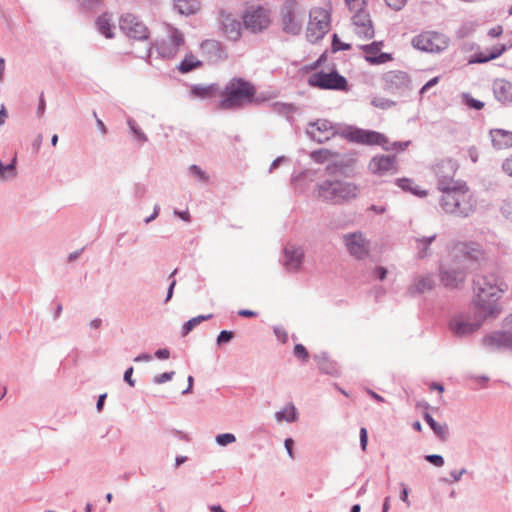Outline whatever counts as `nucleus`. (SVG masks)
Listing matches in <instances>:
<instances>
[{
	"label": "nucleus",
	"mask_w": 512,
	"mask_h": 512,
	"mask_svg": "<svg viewBox=\"0 0 512 512\" xmlns=\"http://www.w3.org/2000/svg\"><path fill=\"white\" fill-rule=\"evenodd\" d=\"M473 285L478 314L482 318L496 317L501 311L499 299L508 285L495 274L477 275Z\"/></svg>",
	"instance_id": "1"
},
{
	"label": "nucleus",
	"mask_w": 512,
	"mask_h": 512,
	"mask_svg": "<svg viewBox=\"0 0 512 512\" xmlns=\"http://www.w3.org/2000/svg\"><path fill=\"white\" fill-rule=\"evenodd\" d=\"M458 251L461 256L456 254L453 264L441 265L439 268L440 280L446 288H459L466 279L467 271L482 257L480 250L469 248L466 245H463Z\"/></svg>",
	"instance_id": "2"
},
{
	"label": "nucleus",
	"mask_w": 512,
	"mask_h": 512,
	"mask_svg": "<svg viewBox=\"0 0 512 512\" xmlns=\"http://www.w3.org/2000/svg\"><path fill=\"white\" fill-rule=\"evenodd\" d=\"M358 192L356 184L335 177L317 182L313 191L316 199L332 205L348 202L356 198Z\"/></svg>",
	"instance_id": "3"
},
{
	"label": "nucleus",
	"mask_w": 512,
	"mask_h": 512,
	"mask_svg": "<svg viewBox=\"0 0 512 512\" xmlns=\"http://www.w3.org/2000/svg\"><path fill=\"white\" fill-rule=\"evenodd\" d=\"M438 189L442 192L440 206L445 213L468 217L474 212L475 205L465 182Z\"/></svg>",
	"instance_id": "4"
},
{
	"label": "nucleus",
	"mask_w": 512,
	"mask_h": 512,
	"mask_svg": "<svg viewBox=\"0 0 512 512\" xmlns=\"http://www.w3.org/2000/svg\"><path fill=\"white\" fill-rule=\"evenodd\" d=\"M255 93L256 89L250 82L243 78H232L224 88V98L219 102V108L224 110L239 108L246 102H252Z\"/></svg>",
	"instance_id": "5"
},
{
	"label": "nucleus",
	"mask_w": 512,
	"mask_h": 512,
	"mask_svg": "<svg viewBox=\"0 0 512 512\" xmlns=\"http://www.w3.org/2000/svg\"><path fill=\"white\" fill-rule=\"evenodd\" d=\"M306 11L296 0H286L280 8L282 30L290 35H299L302 31Z\"/></svg>",
	"instance_id": "6"
},
{
	"label": "nucleus",
	"mask_w": 512,
	"mask_h": 512,
	"mask_svg": "<svg viewBox=\"0 0 512 512\" xmlns=\"http://www.w3.org/2000/svg\"><path fill=\"white\" fill-rule=\"evenodd\" d=\"M307 83L309 86L321 90L341 92H348L350 90L348 80L342 76L335 68L328 72L318 71L312 73L308 77Z\"/></svg>",
	"instance_id": "7"
},
{
	"label": "nucleus",
	"mask_w": 512,
	"mask_h": 512,
	"mask_svg": "<svg viewBox=\"0 0 512 512\" xmlns=\"http://www.w3.org/2000/svg\"><path fill=\"white\" fill-rule=\"evenodd\" d=\"M412 46L420 51L439 53L449 45V38L436 31H423L412 38Z\"/></svg>",
	"instance_id": "8"
},
{
	"label": "nucleus",
	"mask_w": 512,
	"mask_h": 512,
	"mask_svg": "<svg viewBox=\"0 0 512 512\" xmlns=\"http://www.w3.org/2000/svg\"><path fill=\"white\" fill-rule=\"evenodd\" d=\"M330 28V13L324 8H314L309 13L307 38L315 43L322 39Z\"/></svg>",
	"instance_id": "9"
},
{
	"label": "nucleus",
	"mask_w": 512,
	"mask_h": 512,
	"mask_svg": "<svg viewBox=\"0 0 512 512\" xmlns=\"http://www.w3.org/2000/svg\"><path fill=\"white\" fill-rule=\"evenodd\" d=\"M185 43L183 33L172 26L168 27L167 37L161 40H158L155 43L156 51L158 55L163 59H172L174 58L180 47Z\"/></svg>",
	"instance_id": "10"
},
{
	"label": "nucleus",
	"mask_w": 512,
	"mask_h": 512,
	"mask_svg": "<svg viewBox=\"0 0 512 512\" xmlns=\"http://www.w3.org/2000/svg\"><path fill=\"white\" fill-rule=\"evenodd\" d=\"M344 136L350 142L363 144V145H379L384 150L389 151L387 137L377 131L365 130L356 127H348L344 131Z\"/></svg>",
	"instance_id": "11"
},
{
	"label": "nucleus",
	"mask_w": 512,
	"mask_h": 512,
	"mask_svg": "<svg viewBox=\"0 0 512 512\" xmlns=\"http://www.w3.org/2000/svg\"><path fill=\"white\" fill-rule=\"evenodd\" d=\"M504 330L494 331L482 339L483 346L512 352V313L504 319Z\"/></svg>",
	"instance_id": "12"
},
{
	"label": "nucleus",
	"mask_w": 512,
	"mask_h": 512,
	"mask_svg": "<svg viewBox=\"0 0 512 512\" xmlns=\"http://www.w3.org/2000/svg\"><path fill=\"white\" fill-rule=\"evenodd\" d=\"M137 41L143 44V51H133L134 56L141 59H146L150 56L152 50V43L149 40L148 27L135 16H130V42Z\"/></svg>",
	"instance_id": "13"
},
{
	"label": "nucleus",
	"mask_w": 512,
	"mask_h": 512,
	"mask_svg": "<svg viewBox=\"0 0 512 512\" xmlns=\"http://www.w3.org/2000/svg\"><path fill=\"white\" fill-rule=\"evenodd\" d=\"M383 89L390 93H403L411 89V78L408 73L391 70L383 74Z\"/></svg>",
	"instance_id": "14"
},
{
	"label": "nucleus",
	"mask_w": 512,
	"mask_h": 512,
	"mask_svg": "<svg viewBox=\"0 0 512 512\" xmlns=\"http://www.w3.org/2000/svg\"><path fill=\"white\" fill-rule=\"evenodd\" d=\"M270 23L269 12L263 7L248 10L243 15V25L253 33L261 32Z\"/></svg>",
	"instance_id": "15"
},
{
	"label": "nucleus",
	"mask_w": 512,
	"mask_h": 512,
	"mask_svg": "<svg viewBox=\"0 0 512 512\" xmlns=\"http://www.w3.org/2000/svg\"><path fill=\"white\" fill-rule=\"evenodd\" d=\"M457 170V164L452 159H442L433 166V171L438 179V188L444 186H451L461 183L462 181H455L454 176Z\"/></svg>",
	"instance_id": "16"
},
{
	"label": "nucleus",
	"mask_w": 512,
	"mask_h": 512,
	"mask_svg": "<svg viewBox=\"0 0 512 512\" xmlns=\"http://www.w3.org/2000/svg\"><path fill=\"white\" fill-rule=\"evenodd\" d=\"M343 240L350 255L356 259H364L369 254L370 243L360 232L346 234Z\"/></svg>",
	"instance_id": "17"
},
{
	"label": "nucleus",
	"mask_w": 512,
	"mask_h": 512,
	"mask_svg": "<svg viewBox=\"0 0 512 512\" xmlns=\"http://www.w3.org/2000/svg\"><path fill=\"white\" fill-rule=\"evenodd\" d=\"M304 250L295 244L288 243L283 249V258L281 260L287 272H298L303 264Z\"/></svg>",
	"instance_id": "18"
},
{
	"label": "nucleus",
	"mask_w": 512,
	"mask_h": 512,
	"mask_svg": "<svg viewBox=\"0 0 512 512\" xmlns=\"http://www.w3.org/2000/svg\"><path fill=\"white\" fill-rule=\"evenodd\" d=\"M308 126L307 135L318 143H324L336 134L333 124L327 119H318Z\"/></svg>",
	"instance_id": "19"
},
{
	"label": "nucleus",
	"mask_w": 512,
	"mask_h": 512,
	"mask_svg": "<svg viewBox=\"0 0 512 512\" xmlns=\"http://www.w3.org/2000/svg\"><path fill=\"white\" fill-rule=\"evenodd\" d=\"M366 5H361L359 9H354L352 23L356 26V33L359 37L370 39L374 36V29L369 13L365 9Z\"/></svg>",
	"instance_id": "20"
},
{
	"label": "nucleus",
	"mask_w": 512,
	"mask_h": 512,
	"mask_svg": "<svg viewBox=\"0 0 512 512\" xmlns=\"http://www.w3.org/2000/svg\"><path fill=\"white\" fill-rule=\"evenodd\" d=\"M369 170L376 175L395 174L398 171L395 155L374 156L368 165Z\"/></svg>",
	"instance_id": "21"
},
{
	"label": "nucleus",
	"mask_w": 512,
	"mask_h": 512,
	"mask_svg": "<svg viewBox=\"0 0 512 512\" xmlns=\"http://www.w3.org/2000/svg\"><path fill=\"white\" fill-rule=\"evenodd\" d=\"M436 286V277L432 273L416 275L411 285L408 287V293L414 297L416 295L424 294L434 289Z\"/></svg>",
	"instance_id": "22"
},
{
	"label": "nucleus",
	"mask_w": 512,
	"mask_h": 512,
	"mask_svg": "<svg viewBox=\"0 0 512 512\" xmlns=\"http://www.w3.org/2000/svg\"><path fill=\"white\" fill-rule=\"evenodd\" d=\"M382 46L381 41H374L370 44L361 46L365 52V60L372 65L384 64L393 59L390 53L380 52Z\"/></svg>",
	"instance_id": "23"
},
{
	"label": "nucleus",
	"mask_w": 512,
	"mask_h": 512,
	"mask_svg": "<svg viewBox=\"0 0 512 512\" xmlns=\"http://www.w3.org/2000/svg\"><path fill=\"white\" fill-rule=\"evenodd\" d=\"M201 52L206 56L207 60L213 63L225 60L227 58L223 45L214 39L204 40L201 45Z\"/></svg>",
	"instance_id": "24"
},
{
	"label": "nucleus",
	"mask_w": 512,
	"mask_h": 512,
	"mask_svg": "<svg viewBox=\"0 0 512 512\" xmlns=\"http://www.w3.org/2000/svg\"><path fill=\"white\" fill-rule=\"evenodd\" d=\"M222 29L226 37L232 41H237L241 37V22L231 13L220 12Z\"/></svg>",
	"instance_id": "25"
},
{
	"label": "nucleus",
	"mask_w": 512,
	"mask_h": 512,
	"mask_svg": "<svg viewBox=\"0 0 512 512\" xmlns=\"http://www.w3.org/2000/svg\"><path fill=\"white\" fill-rule=\"evenodd\" d=\"M481 325V322H471L464 320L461 317H454L449 322V328L457 337H465L476 332Z\"/></svg>",
	"instance_id": "26"
},
{
	"label": "nucleus",
	"mask_w": 512,
	"mask_h": 512,
	"mask_svg": "<svg viewBox=\"0 0 512 512\" xmlns=\"http://www.w3.org/2000/svg\"><path fill=\"white\" fill-rule=\"evenodd\" d=\"M489 134L494 148L501 150L512 147V131L491 129Z\"/></svg>",
	"instance_id": "27"
},
{
	"label": "nucleus",
	"mask_w": 512,
	"mask_h": 512,
	"mask_svg": "<svg viewBox=\"0 0 512 512\" xmlns=\"http://www.w3.org/2000/svg\"><path fill=\"white\" fill-rule=\"evenodd\" d=\"M493 93L503 104L512 102V83L504 79L496 80L493 84Z\"/></svg>",
	"instance_id": "28"
},
{
	"label": "nucleus",
	"mask_w": 512,
	"mask_h": 512,
	"mask_svg": "<svg viewBox=\"0 0 512 512\" xmlns=\"http://www.w3.org/2000/svg\"><path fill=\"white\" fill-rule=\"evenodd\" d=\"M95 26L98 32L103 35L107 39H112L114 37L113 30L115 29V25L112 24V14L109 12H104L100 16L97 17L95 21Z\"/></svg>",
	"instance_id": "29"
},
{
	"label": "nucleus",
	"mask_w": 512,
	"mask_h": 512,
	"mask_svg": "<svg viewBox=\"0 0 512 512\" xmlns=\"http://www.w3.org/2000/svg\"><path fill=\"white\" fill-rule=\"evenodd\" d=\"M314 359L316 360L318 368L322 373L331 376L338 375L339 371L337 364L328 357L326 352L315 354Z\"/></svg>",
	"instance_id": "30"
},
{
	"label": "nucleus",
	"mask_w": 512,
	"mask_h": 512,
	"mask_svg": "<svg viewBox=\"0 0 512 512\" xmlns=\"http://www.w3.org/2000/svg\"><path fill=\"white\" fill-rule=\"evenodd\" d=\"M437 235L433 234L431 236H423V237H415L414 241L416 243L417 249V257L419 259H424L431 255L430 245L435 241Z\"/></svg>",
	"instance_id": "31"
},
{
	"label": "nucleus",
	"mask_w": 512,
	"mask_h": 512,
	"mask_svg": "<svg viewBox=\"0 0 512 512\" xmlns=\"http://www.w3.org/2000/svg\"><path fill=\"white\" fill-rule=\"evenodd\" d=\"M424 421L429 425L434 434L442 441L449 437V428L447 424L438 423L429 413L423 415Z\"/></svg>",
	"instance_id": "32"
},
{
	"label": "nucleus",
	"mask_w": 512,
	"mask_h": 512,
	"mask_svg": "<svg viewBox=\"0 0 512 512\" xmlns=\"http://www.w3.org/2000/svg\"><path fill=\"white\" fill-rule=\"evenodd\" d=\"M174 9L177 10L181 15H193L200 8L199 0H173Z\"/></svg>",
	"instance_id": "33"
},
{
	"label": "nucleus",
	"mask_w": 512,
	"mask_h": 512,
	"mask_svg": "<svg viewBox=\"0 0 512 512\" xmlns=\"http://www.w3.org/2000/svg\"><path fill=\"white\" fill-rule=\"evenodd\" d=\"M219 87L217 84H210V85H193L191 87V94L195 97L201 98V99H207L212 96H214Z\"/></svg>",
	"instance_id": "34"
},
{
	"label": "nucleus",
	"mask_w": 512,
	"mask_h": 512,
	"mask_svg": "<svg viewBox=\"0 0 512 512\" xmlns=\"http://www.w3.org/2000/svg\"><path fill=\"white\" fill-rule=\"evenodd\" d=\"M396 184L403 191L409 192L418 197H424L427 195V191L422 190L419 186L414 184V181L409 178H398L396 179Z\"/></svg>",
	"instance_id": "35"
},
{
	"label": "nucleus",
	"mask_w": 512,
	"mask_h": 512,
	"mask_svg": "<svg viewBox=\"0 0 512 512\" xmlns=\"http://www.w3.org/2000/svg\"><path fill=\"white\" fill-rule=\"evenodd\" d=\"M275 418L277 421L292 423L297 421L298 412L296 407L292 403H289L284 409L275 413Z\"/></svg>",
	"instance_id": "36"
},
{
	"label": "nucleus",
	"mask_w": 512,
	"mask_h": 512,
	"mask_svg": "<svg viewBox=\"0 0 512 512\" xmlns=\"http://www.w3.org/2000/svg\"><path fill=\"white\" fill-rule=\"evenodd\" d=\"M272 110L279 115L286 116L288 121L291 122L293 120L291 114L297 110V107L291 103L274 102L272 104Z\"/></svg>",
	"instance_id": "37"
},
{
	"label": "nucleus",
	"mask_w": 512,
	"mask_h": 512,
	"mask_svg": "<svg viewBox=\"0 0 512 512\" xmlns=\"http://www.w3.org/2000/svg\"><path fill=\"white\" fill-rule=\"evenodd\" d=\"M202 62L194 59L193 55L186 56L181 63L178 65V70L185 74L189 73L195 68L201 67Z\"/></svg>",
	"instance_id": "38"
},
{
	"label": "nucleus",
	"mask_w": 512,
	"mask_h": 512,
	"mask_svg": "<svg viewBox=\"0 0 512 512\" xmlns=\"http://www.w3.org/2000/svg\"><path fill=\"white\" fill-rule=\"evenodd\" d=\"M213 317L212 314L208 315H199L197 317L191 318L190 320L186 321L182 326V335L185 336L188 333H190L198 324H200L202 321L209 320Z\"/></svg>",
	"instance_id": "39"
},
{
	"label": "nucleus",
	"mask_w": 512,
	"mask_h": 512,
	"mask_svg": "<svg viewBox=\"0 0 512 512\" xmlns=\"http://www.w3.org/2000/svg\"><path fill=\"white\" fill-rule=\"evenodd\" d=\"M130 133L133 135L134 140L141 146L148 141L147 135L137 125V123L130 119Z\"/></svg>",
	"instance_id": "40"
},
{
	"label": "nucleus",
	"mask_w": 512,
	"mask_h": 512,
	"mask_svg": "<svg viewBox=\"0 0 512 512\" xmlns=\"http://www.w3.org/2000/svg\"><path fill=\"white\" fill-rule=\"evenodd\" d=\"M462 103L465 104L468 108L473 110H481L484 108V102L475 99L472 97L470 93L464 92L461 94Z\"/></svg>",
	"instance_id": "41"
},
{
	"label": "nucleus",
	"mask_w": 512,
	"mask_h": 512,
	"mask_svg": "<svg viewBox=\"0 0 512 512\" xmlns=\"http://www.w3.org/2000/svg\"><path fill=\"white\" fill-rule=\"evenodd\" d=\"M5 173H9L10 176H14L16 174V158H13L8 164H4L0 161V179H7Z\"/></svg>",
	"instance_id": "42"
},
{
	"label": "nucleus",
	"mask_w": 512,
	"mask_h": 512,
	"mask_svg": "<svg viewBox=\"0 0 512 512\" xmlns=\"http://www.w3.org/2000/svg\"><path fill=\"white\" fill-rule=\"evenodd\" d=\"M102 4V0H80V8L84 12H96Z\"/></svg>",
	"instance_id": "43"
},
{
	"label": "nucleus",
	"mask_w": 512,
	"mask_h": 512,
	"mask_svg": "<svg viewBox=\"0 0 512 512\" xmlns=\"http://www.w3.org/2000/svg\"><path fill=\"white\" fill-rule=\"evenodd\" d=\"M331 152L328 149H319L312 151L310 157L317 163H324L330 157Z\"/></svg>",
	"instance_id": "44"
},
{
	"label": "nucleus",
	"mask_w": 512,
	"mask_h": 512,
	"mask_svg": "<svg viewBox=\"0 0 512 512\" xmlns=\"http://www.w3.org/2000/svg\"><path fill=\"white\" fill-rule=\"evenodd\" d=\"M215 441L219 446L224 447L234 443L236 441V437L232 433H222L216 436Z\"/></svg>",
	"instance_id": "45"
},
{
	"label": "nucleus",
	"mask_w": 512,
	"mask_h": 512,
	"mask_svg": "<svg viewBox=\"0 0 512 512\" xmlns=\"http://www.w3.org/2000/svg\"><path fill=\"white\" fill-rule=\"evenodd\" d=\"M189 172L192 176L196 177L201 182H208L209 176L203 171L198 165H191L189 167Z\"/></svg>",
	"instance_id": "46"
},
{
	"label": "nucleus",
	"mask_w": 512,
	"mask_h": 512,
	"mask_svg": "<svg viewBox=\"0 0 512 512\" xmlns=\"http://www.w3.org/2000/svg\"><path fill=\"white\" fill-rule=\"evenodd\" d=\"M372 105L380 109H388L396 105V102L383 97H376L372 100Z\"/></svg>",
	"instance_id": "47"
},
{
	"label": "nucleus",
	"mask_w": 512,
	"mask_h": 512,
	"mask_svg": "<svg viewBox=\"0 0 512 512\" xmlns=\"http://www.w3.org/2000/svg\"><path fill=\"white\" fill-rule=\"evenodd\" d=\"M331 47L333 52L346 51L351 49V45L342 42L336 33L333 34Z\"/></svg>",
	"instance_id": "48"
},
{
	"label": "nucleus",
	"mask_w": 512,
	"mask_h": 512,
	"mask_svg": "<svg viewBox=\"0 0 512 512\" xmlns=\"http://www.w3.org/2000/svg\"><path fill=\"white\" fill-rule=\"evenodd\" d=\"M234 336L235 334L233 331L222 330L217 336L216 343L218 346L229 343L234 338Z\"/></svg>",
	"instance_id": "49"
},
{
	"label": "nucleus",
	"mask_w": 512,
	"mask_h": 512,
	"mask_svg": "<svg viewBox=\"0 0 512 512\" xmlns=\"http://www.w3.org/2000/svg\"><path fill=\"white\" fill-rule=\"evenodd\" d=\"M293 354L296 358L306 362L309 358L307 349L302 344H296L293 349Z\"/></svg>",
	"instance_id": "50"
},
{
	"label": "nucleus",
	"mask_w": 512,
	"mask_h": 512,
	"mask_svg": "<svg viewBox=\"0 0 512 512\" xmlns=\"http://www.w3.org/2000/svg\"><path fill=\"white\" fill-rule=\"evenodd\" d=\"M174 375H175L174 371L164 372L162 374L154 376L153 382L155 384H163L165 382H168V381L172 380Z\"/></svg>",
	"instance_id": "51"
},
{
	"label": "nucleus",
	"mask_w": 512,
	"mask_h": 512,
	"mask_svg": "<svg viewBox=\"0 0 512 512\" xmlns=\"http://www.w3.org/2000/svg\"><path fill=\"white\" fill-rule=\"evenodd\" d=\"M425 460L436 467H442L444 465V458L439 454L426 455Z\"/></svg>",
	"instance_id": "52"
},
{
	"label": "nucleus",
	"mask_w": 512,
	"mask_h": 512,
	"mask_svg": "<svg viewBox=\"0 0 512 512\" xmlns=\"http://www.w3.org/2000/svg\"><path fill=\"white\" fill-rule=\"evenodd\" d=\"M178 269H174L173 272L169 275V279L171 280L170 281V284H169V287H168V290H167V295H166V298H165V302H168L171 300L172 296H173V293H174V288L176 286V280L174 278L175 274L177 273Z\"/></svg>",
	"instance_id": "53"
},
{
	"label": "nucleus",
	"mask_w": 512,
	"mask_h": 512,
	"mask_svg": "<svg viewBox=\"0 0 512 512\" xmlns=\"http://www.w3.org/2000/svg\"><path fill=\"white\" fill-rule=\"evenodd\" d=\"M274 334L279 341L286 343L288 341V334L286 330L281 326H275L273 328Z\"/></svg>",
	"instance_id": "54"
},
{
	"label": "nucleus",
	"mask_w": 512,
	"mask_h": 512,
	"mask_svg": "<svg viewBox=\"0 0 512 512\" xmlns=\"http://www.w3.org/2000/svg\"><path fill=\"white\" fill-rule=\"evenodd\" d=\"M490 54H484L482 52L476 53L472 56V59L470 60V63H486L491 61Z\"/></svg>",
	"instance_id": "55"
},
{
	"label": "nucleus",
	"mask_w": 512,
	"mask_h": 512,
	"mask_svg": "<svg viewBox=\"0 0 512 512\" xmlns=\"http://www.w3.org/2000/svg\"><path fill=\"white\" fill-rule=\"evenodd\" d=\"M410 144V141H395L393 143L387 144V146L390 148L389 150H396V151H404Z\"/></svg>",
	"instance_id": "56"
},
{
	"label": "nucleus",
	"mask_w": 512,
	"mask_h": 512,
	"mask_svg": "<svg viewBox=\"0 0 512 512\" xmlns=\"http://www.w3.org/2000/svg\"><path fill=\"white\" fill-rule=\"evenodd\" d=\"M45 110H46V100L44 97V93L41 92V94L39 96V100H38L37 110H36L37 117L41 118L43 116V114L45 113Z\"/></svg>",
	"instance_id": "57"
},
{
	"label": "nucleus",
	"mask_w": 512,
	"mask_h": 512,
	"mask_svg": "<svg viewBox=\"0 0 512 512\" xmlns=\"http://www.w3.org/2000/svg\"><path fill=\"white\" fill-rule=\"evenodd\" d=\"M508 50V46L507 45H498L496 47H494L490 52V57L492 60L498 58L499 56H501L505 51Z\"/></svg>",
	"instance_id": "58"
},
{
	"label": "nucleus",
	"mask_w": 512,
	"mask_h": 512,
	"mask_svg": "<svg viewBox=\"0 0 512 512\" xmlns=\"http://www.w3.org/2000/svg\"><path fill=\"white\" fill-rule=\"evenodd\" d=\"M385 2L391 9L399 11L405 6L407 0H385Z\"/></svg>",
	"instance_id": "59"
},
{
	"label": "nucleus",
	"mask_w": 512,
	"mask_h": 512,
	"mask_svg": "<svg viewBox=\"0 0 512 512\" xmlns=\"http://www.w3.org/2000/svg\"><path fill=\"white\" fill-rule=\"evenodd\" d=\"M359 437H360V447H361L362 451H366L367 443H368V432L365 427H362L360 429Z\"/></svg>",
	"instance_id": "60"
},
{
	"label": "nucleus",
	"mask_w": 512,
	"mask_h": 512,
	"mask_svg": "<svg viewBox=\"0 0 512 512\" xmlns=\"http://www.w3.org/2000/svg\"><path fill=\"white\" fill-rule=\"evenodd\" d=\"M400 486H401L400 499L407 505V507H410L411 502L408 497L409 489L404 483H401Z\"/></svg>",
	"instance_id": "61"
},
{
	"label": "nucleus",
	"mask_w": 512,
	"mask_h": 512,
	"mask_svg": "<svg viewBox=\"0 0 512 512\" xmlns=\"http://www.w3.org/2000/svg\"><path fill=\"white\" fill-rule=\"evenodd\" d=\"M438 82H439V77L438 76L433 77L432 79H430L427 83H425L421 87L419 94L421 96H423L431 87L435 86Z\"/></svg>",
	"instance_id": "62"
},
{
	"label": "nucleus",
	"mask_w": 512,
	"mask_h": 512,
	"mask_svg": "<svg viewBox=\"0 0 512 512\" xmlns=\"http://www.w3.org/2000/svg\"><path fill=\"white\" fill-rule=\"evenodd\" d=\"M350 11L359 9L361 5H367L366 0H345Z\"/></svg>",
	"instance_id": "63"
},
{
	"label": "nucleus",
	"mask_w": 512,
	"mask_h": 512,
	"mask_svg": "<svg viewBox=\"0 0 512 512\" xmlns=\"http://www.w3.org/2000/svg\"><path fill=\"white\" fill-rule=\"evenodd\" d=\"M502 169L507 175L512 177V155L503 162Z\"/></svg>",
	"instance_id": "64"
}]
</instances>
